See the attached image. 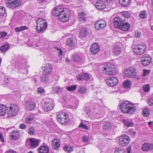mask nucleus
Here are the masks:
<instances>
[{
	"instance_id": "nucleus-1",
	"label": "nucleus",
	"mask_w": 153,
	"mask_h": 153,
	"mask_svg": "<svg viewBox=\"0 0 153 153\" xmlns=\"http://www.w3.org/2000/svg\"><path fill=\"white\" fill-rule=\"evenodd\" d=\"M120 110L124 113H129L131 114L136 110L134 106L130 105L128 101H124L121 103L120 105Z\"/></svg>"
},
{
	"instance_id": "nucleus-2",
	"label": "nucleus",
	"mask_w": 153,
	"mask_h": 153,
	"mask_svg": "<svg viewBox=\"0 0 153 153\" xmlns=\"http://www.w3.org/2000/svg\"><path fill=\"white\" fill-rule=\"evenodd\" d=\"M8 117H12L17 115L18 112V108L15 104H11L7 108Z\"/></svg>"
},
{
	"instance_id": "nucleus-3",
	"label": "nucleus",
	"mask_w": 153,
	"mask_h": 153,
	"mask_svg": "<svg viewBox=\"0 0 153 153\" xmlns=\"http://www.w3.org/2000/svg\"><path fill=\"white\" fill-rule=\"evenodd\" d=\"M116 71L113 63L108 62L106 64V75H114Z\"/></svg>"
},
{
	"instance_id": "nucleus-4",
	"label": "nucleus",
	"mask_w": 153,
	"mask_h": 153,
	"mask_svg": "<svg viewBox=\"0 0 153 153\" xmlns=\"http://www.w3.org/2000/svg\"><path fill=\"white\" fill-rule=\"evenodd\" d=\"M146 49V46L145 44L143 43H139L135 46L133 51L137 54L140 55L144 53Z\"/></svg>"
},
{
	"instance_id": "nucleus-5",
	"label": "nucleus",
	"mask_w": 153,
	"mask_h": 153,
	"mask_svg": "<svg viewBox=\"0 0 153 153\" xmlns=\"http://www.w3.org/2000/svg\"><path fill=\"white\" fill-rule=\"evenodd\" d=\"M67 114L65 113H61L57 116V121L62 124H67L69 122V117L67 116Z\"/></svg>"
},
{
	"instance_id": "nucleus-6",
	"label": "nucleus",
	"mask_w": 153,
	"mask_h": 153,
	"mask_svg": "<svg viewBox=\"0 0 153 153\" xmlns=\"http://www.w3.org/2000/svg\"><path fill=\"white\" fill-rule=\"evenodd\" d=\"M7 7L11 9H14L19 7L21 4L20 0H5Z\"/></svg>"
},
{
	"instance_id": "nucleus-7",
	"label": "nucleus",
	"mask_w": 153,
	"mask_h": 153,
	"mask_svg": "<svg viewBox=\"0 0 153 153\" xmlns=\"http://www.w3.org/2000/svg\"><path fill=\"white\" fill-rule=\"evenodd\" d=\"M62 10L63 11L60 13L58 18L61 22H66L69 20V14L67 13L68 10L66 8H64V9H63Z\"/></svg>"
},
{
	"instance_id": "nucleus-8",
	"label": "nucleus",
	"mask_w": 153,
	"mask_h": 153,
	"mask_svg": "<svg viewBox=\"0 0 153 153\" xmlns=\"http://www.w3.org/2000/svg\"><path fill=\"white\" fill-rule=\"evenodd\" d=\"M117 79L114 77L108 78L106 79V83L109 86L112 87L116 85L118 83Z\"/></svg>"
},
{
	"instance_id": "nucleus-9",
	"label": "nucleus",
	"mask_w": 153,
	"mask_h": 153,
	"mask_svg": "<svg viewBox=\"0 0 153 153\" xmlns=\"http://www.w3.org/2000/svg\"><path fill=\"white\" fill-rule=\"evenodd\" d=\"M119 140L120 144L123 146H125L129 143L130 139L128 136L124 135L120 136Z\"/></svg>"
},
{
	"instance_id": "nucleus-10",
	"label": "nucleus",
	"mask_w": 153,
	"mask_h": 153,
	"mask_svg": "<svg viewBox=\"0 0 153 153\" xmlns=\"http://www.w3.org/2000/svg\"><path fill=\"white\" fill-rule=\"evenodd\" d=\"M142 64L144 66H147L150 65L152 62V59L148 54H145L143 56L141 59Z\"/></svg>"
},
{
	"instance_id": "nucleus-11",
	"label": "nucleus",
	"mask_w": 153,
	"mask_h": 153,
	"mask_svg": "<svg viewBox=\"0 0 153 153\" xmlns=\"http://www.w3.org/2000/svg\"><path fill=\"white\" fill-rule=\"evenodd\" d=\"M63 9H64L63 6L62 5H59L52 10L51 14L53 16L58 17V15H59L60 13H61L63 11Z\"/></svg>"
},
{
	"instance_id": "nucleus-12",
	"label": "nucleus",
	"mask_w": 153,
	"mask_h": 153,
	"mask_svg": "<svg viewBox=\"0 0 153 153\" xmlns=\"http://www.w3.org/2000/svg\"><path fill=\"white\" fill-rule=\"evenodd\" d=\"M25 105L28 110L31 111L34 109L36 107V104L33 101L27 100L25 102Z\"/></svg>"
},
{
	"instance_id": "nucleus-13",
	"label": "nucleus",
	"mask_w": 153,
	"mask_h": 153,
	"mask_svg": "<svg viewBox=\"0 0 153 153\" xmlns=\"http://www.w3.org/2000/svg\"><path fill=\"white\" fill-rule=\"evenodd\" d=\"M100 51V46L97 43L93 44L91 47L90 51L93 54H97Z\"/></svg>"
},
{
	"instance_id": "nucleus-14",
	"label": "nucleus",
	"mask_w": 153,
	"mask_h": 153,
	"mask_svg": "<svg viewBox=\"0 0 153 153\" xmlns=\"http://www.w3.org/2000/svg\"><path fill=\"white\" fill-rule=\"evenodd\" d=\"M142 149L144 151H149L153 149V144L145 143L143 144Z\"/></svg>"
},
{
	"instance_id": "nucleus-15",
	"label": "nucleus",
	"mask_w": 153,
	"mask_h": 153,
	"mask_svg": "<svg viewBox=\"0 0 153 153\" xmlns=\"http://www.w3.org/2000/svg\"><path fill=\"white\" fill-rule=\"evenodd\" d=\"M124 72L127 77L130 78L133 77L135 74L134 69L130 67L125 70Z\"/></svg>"
},
{
	"instance_id": "nucleus-16",
	"label": "nucleus",
	"mask_w": 153,
	"mask_h": 153,
	"mask_svg": "<svg viewBox=\"0 0 153 153\" xmlns=\"http://www.w3.org/2000/svg\"><path fill=\"white\" fill-rule=\"evenodd\" d=\"M26 44L29 46L32 47L34 48L35 47H38L39 46L37 43L36 40L33 38H29Z\"/></svg>"
},
{
	"instance_id": "nucleus-17",
	"label": "nucleus",
	"mask_w": 153,
	"mask_h": 153,
	"mask_svg": "<svg viewBox=\"0 0 153 153\" xmlns=\"http://www.w3.org/2000/svg\"><path fill=\"white\" fill-rule=\"evenodd\" d=\"M123 21L119 17H116L114 19L113 24L116 28H119L123 23Z\"/></svg>"
},
{
	"instance_id": "nucleus-18",
	"label": "nucleus",
	"mask_w": 153,
	"mask_h": 153,
	"mask_svg": "<svg viewBox=\"0 0 153 153\" xmlns=\"http://www.w3.org/2000/svg\"><path fill=\"white\" fill-rule=\"evenodd\" d=\"M40 140L36 139H30L29 140V145L32 148H35L39 145Z\"/></svg>"
},
{
	"instance_id": "nucleus-19",
	"label": "nucleus",
	"mask_w": 153,
	"mask_h": 153,
	"mask_svg": "<svg viewBox=\"0 0 153 153\" xmlns=\"http://www.w3.org/2000/svg\"><path fill=\"white\" fill-rule=\"evenodd\" d=\"M41 24H39L38 25H37L36 27V30L39 33H40L44 31L45 29L47 26V24L44 25Z\"/></svg>"
},
{
	"instance_id": "nucleus-20",
	"label": "nucleus",
	"mask_w": 153,
	"mask_h": 153,
	"mask_svg": "<svg viewBox=\"0 0 153 153\" xmlns=\"http://www.w3.org/2000/svg\"><path fill=\"white\" fill-rule=\"evenodd\" d=\"M96 8L100 10L104 9L105 8V2L101 1H98L95 4Z\"/></svg>"
},
{
	"instance_id": "nucleus-21",
	"label": "nucleus",
	"mask_w": 153,
	"mask_h": 153,
	"mask_svg": "<svg viewBox=\"0 0 153 153\" xmlns=\"http://www.w3.org/2000/svg\"><path fill=\"white\" fill-rule=\"evenodd\" d=\"M131 27V25L128 22L124 23L120 26L119 29L123 31H126L128 30Z\"/></svg>"
},
{
	"instance_id": "nucleus-22",
	"label": "nucleus",
	"mask_w": 153,
	"mask_h": 153,
	"mask_svg": "<svg viewBox=\"0 0 153 153\" xmlns=\"http://www.w3.org/2000/svg\"><path fill=\"white\" fill-rule=\"evenodd\" d=\"M53 105L51 102H47L44 105L43 108L44 110L45 111H50L52 110L53 107Z\"/></svg>"
},
{
	"instance_id": "nucleus-23",
	"label": "nucleus",
	"mask_w": 153,
	"mask_h": 153,
	"mask_svg": "<svg viewBox=\"0 0 153 153\" xmlns=\"http://www.w3.org/2000/svg\"><path fill=\"white\" fill-rule=\"evenodd\" d=\"M52 70L51 65L49 64H47L44 67L43 70L45 72V74L48 75L50 73Z\"/></svg>"
},
{
	"instance_id": "nucleus-24",
	"label": "nucleus",
	"mask_w": 153,
	"mask_h": 153,
	"mask_svg": "<svg viewBox=\"0 0 153 153\" xmlns=\"http://www.w3.org/2000/svg\"><path fill=\"white\" fill-rule=\"evenodd\" d=\"M121 122L126 127H134V125L133 122L129 121L128 119H123L121 120Z\"/></svg>"
},
{
	"instance_id": "nucleus-25",
	"label": "nucleus",
	"mask_w": 153,
	"mask_h": 153,
	"mask_svg": "<svg viewBox=\"0 0 153 153\" xmlns=\"http://www.w3.org/2000/svg\"><path fill=\"white\" fill-rule=\"evenodd\" d=\"M75 40L72 38H68L66 42V45L71 47H74L75 46Z\"/></svg>"
},
{
	"instance_id": "nucleus-26",
	"label": "nucleus",
	"mask_w": 153,
	"mask_h": 153,
	"mask_svg": "<svg viewBox=\"0 0 153 153\" xmlns=\"http://www.w3.org/2000/svg\"><path fill=\"white\" fill-rule=\"evenodd\" d=\"M76 78L78 80L82 81L84 80L88 81L89 79V76L87 74H83V75H79L76 76Z\"/></svg>"
},
{
	"instance_id": "nucleus-27",
	"label": "nucleus",
	"mask_w": 153,
	"mask_h": 153,
	"mask_svg": "<svg viewBox=\"0 0 153 153\" xmlns=\"http://www.w3.org/2000/svg\"><path fill=\"white\" fill-rule=\"evenodd\" d=\"M39 153H48L49 150L48 148L44 146H40L39 149Z\"/></svg>"
},
{
	"instance_id": "nucleus-28",
	"label": "nucleus",
	"mask_w": 153,
	"mask_h": 153,
	"mask_svg": "<svg viewBox=\"0 0 153 153\" xmlns=\"http://www.w3.org/2000/svg\"><path fill=\"white\" fill-rule=\"evenodd\" d=\"M78 16L79 21L84 22L86 21L87 19L86 14L84 12H82L81 13H79Z\"/></svg>"
},
{
	"instance_id": "nucleus-29",
	"label": "nucleus",
	"mask_w": 153,
	"mask_h": 153,
	"mask_svg": "<svg viewBox=\"0 0 153 153\" xmlns=\"http://www.w3.org/2000/svg\"><path fill=\"white\" fill-rule=\"evenodd\" d=\"M120 4L123 7H126L129 4L131 0H119Z\"/></svg>"
},
{
	"instance_id": "nucleus-30",
	"label": "nucleus",
	"mask_w": 153,
	"mask_h": 153,
	"mask_svg": "<svg viewBox=\"0 0 153 153\" xmlns=\"http://www.w3.org/2000/svg\"><path fill=\"white\" fill-rule=\"evenodd\" d=\"M19 132L16 131H14L11 132V137L12 139L16 140L19 137Z\"/></svg>"
},
{
	"instance_id": "nucleus-31",
	"label": "nucleus",
	"mask_w": 153,
	"mask_h": 153,
	"mask_svg": "<svg viewBox=\"0 0 153 153\" xmlns=\"http://www.w3.org/2000/svg\"><path fill=\"white\" fill-rule=\"evenodd\" d=\"M7 110V108L5 105H0V116H3L5 115Z\"/></svg>"
},
{
	"instance_id": "nucleus-32",
	"label": "nucleus",
	"mask_w": 153,
	"mask_h": 153,
	"mask_svg": "<svg viewBox=\"0 0 153 153\" xmlns=\"http://www.w3.org/2000/svg\"><path fill=\"white\" fill-rule=\"evenodd\" d=\"M114 0H106V8L107 9L106 11H109L111 9V6Z\"/></svg>"
},
{
	"instance_id": "nucleus-33",
	"label": "nucleus",
	"mask_w": 153,
	"mask_h": 153,
	"mask_svg": "<svg viewBox=\"0 0 153 153\" xmlns=\"http://www.w3.org/2000/svg\"><path fill=\"white\" fill-rule=\"evenodd\" d=\"M112 51L115 55H118L121 52V49L119 46L114 45L112 49Z\"/></svg>"
},
{
	"instance_id": "nucleus-34",
	"label": "nucleus",
	"mask_w": 153,
	"mask_h": 153,
	"mask_svg": "<svg viewBox=\"0 0 153 153\" xmlns=\"http://www.w3.org/2000/svg\"><path fill=\"white\" fill-rule=\"evenodd\" d=\"M80 35L83 37H85L88 35V31L85 28H82L80 30Z\"/></svg>"
},
{
	"instance_id": "nucleus-35",
	"label": "nucleus",
	"mask_w": 153,
	"mask_h": 153,
	"mask_svg": "<svg viewBox=\"0 0 153 153\" xmlns=\"http://www.w3.org/2000/svg\"><path fill=\"white\" fill-rule=\"evenodd\" d=\"M10 46L8 44H5L2 45L0 48V51L3 52H6L9 48Z\"/></svg>"
},
{
	"instance_id": "nucleus-36",
	"label": "nucleus",
	"mask_w": 153,
	"mask_h": 153,
	"mask_svg": "<svg viewBox=\"0 0 153 153\" xmlns=\"http://www.w3.org/2000/svg\"><path fill=\"white\" fill-rule=\"evenodd\" d=\"M87 89L84 86H80L78 89V92L80 94H84Z\"/></svg>"
},
{
	"instance_id": "nucleus-37",
	"label": "nucleus",
	"mask_w": 153,
	"mask_h": 153,
	"mask_svg": "<svg viewBox=\"0 0 153 153\" xmlns=\"http://www.w3.org/2000/svg\"><path fill=\"white\" fill-rule=\"evenodd\" d=\"M149 111L150 110L148 108H144L143 109L142 114L144 116L148 117L149 115Z\"/></svg>"
},
{
	"instance_id": "nucleus-38",
	"label": "nucleus",
	"mask_w": 153,
	"mask_h": 153,
	"mask_svg": "<svg viewBox=\"0 0 153 153\" xmlns=\"http://www.w3.org/2000/svg\"><path fill=\"white\" fill-rule=\"evenodd\" d=\"M34 119V116L33 114L29 115L26 118V122L27 123H30Z\"/></svg>"
},
{
	"instance_id": "nucleus-39",
	"label": "nucleus",
	"mask_w": 153,
	"mask_h": 153,
	"mask_svg": "<svg viewBox=\"0 0 153 153\" xmlns=\"http://www.w3.org/2000/svg\"><path fill=\"white\" fill-rule=\"evenodd\" d=\"M52 145L53 148L54 149H57L60 146V144L58 141L57 140L56 141L55 140H54V141H53Z\"/></svg>"
},
{
	"instance_id": "nucleus-40",
	"label": "nucleus",
	"mask_w": 153,
	"mask_h": 153,
	"mask_svg": "<svg viewBox=\"0 0 153 153\" xmlns=\"http://www.w3.org/2000/svg\"><path fill=\"white\" fill-rule=\"evenodd\" d=\"M28 29V27L26 26H21L19 27H16L15 28V31L16 32H19L21 31L24 30H25Z\"/></svg>"
},
{
	"instance_id": "nucleus-41",
	"label": "nucleus",
	"mask_w": 153,
	"mask_h": 153,
	"mask_svg": "<svg viewBox=\"0 0 153 153\" xmlns=\"http://www.w3.org/2000/svg\"><path fill=\"white\" fill-rule=\"evenodd\" d=\"M63 150L68 153H70L73 151L72 148L68 146H64Z\"/></svg>"
},
{
	"instance_id": "nucleus-42",
	"label": "nucleus",
	"mask_w": 153,
	"mask_h": 153,
	"mask_svg": "<svg viewBox=\"0 0 153 153\" xmlns=\"http://www.w3.org/2000/svg\"><path fill=\"white\" fill-rule=\"evenodd\" d=\"M37 25L40 24H47V22L44 20H43L42 19H38L36 22Z\"/></svg>"
},
{
	"instance_id": "nucleus-43",
	"label": "nucleus",
	"mask_w": 153,
	"mask_h": 153,
	"mask_svg": "<svg viewBox=\"0 0 153 153\" xmlns=\"http://www.w3.org/2000/svg\"><path fill=\"white\" fill-rule=\"evenodd\" d=\"M112 128V125L111 123L109 122H106V131H110Z\"/></svg>"
},
{
	"instance_id": "nucleus-44",
	"label": "nucleus",
	"mask_w": 153,
	"mask_h": 153,
	"mask_svg": "<svg viewBox=\"0 0 153 153\" xmlns=\"http://www.w3.org/2000/svg\"><path fill=\"white\" fill-rule=\"evenodd\" d=\"M146 12V11L144 10L141 12L139 15L140 18L142 19H144L146 18L147 16Z\"/></svg>"
},
{
	"instance_id": "nucleus-45",
	"label": "nucleus",
	"mask_w": 153,
	"mask_h": 153,
	"mask_svg": "<svg viewBox=\"0 0 153 153\" xmlns=\"http://www.w3.org/2000/svg\"><path fill=\"white\" fill-rule=\"evenodd\" d=\"M6 12V10L4 7L0 6V16H3Z\"/></svg>"
},
{
	"instance_id": "nucleus-46",
	"label": "nucleus",
	"mask_w": 153,
	"mask_h": 153,
	"mask_svg": "<svg viewBox=\"0 0 153 153\" xmlns=\"http://www.w3.org/2000/svg\"><path fill=\"white\" fill-rule=\"evenodd\" d=\"M72 58L73 61L77 63L81 60V58L78 55L74 56Z\"/></svg>"
},
{
	"instance_id": "nucleus-47",
	"label": "nucleus",
	"mask_w": 153,
	"mask_h": 153,
	"mask_svg": "<svg viewBox=\"0 0 153 153\" xmlns=\"http://www.w3.org/2000/svg\"><path fill=\"white\" fill-rule=\"evenodd\" d=\"M130 81L129 80H127L123 82V86L124 88H129L130 87Z\"/></svg>"
},
{
	"instance_id": "nucleus-48",
	"label": "nucleus",
	"mask_w": 153,
	"mask_h": 153,
	"mask_svg": "<svg viewBox=\"0 0 153 153\" xmlns=\"http://www.w3.org/2000/svg\"><path fill=\"white\" fill-rule=\"evenodd\" d=\"M126 151L125 150L123 149L117 148L115 149L114 153H125Z\"/></svg>"
},
{
	"instance_id": "nucleus-49",
	"label": "nucleus",
	"mask_w": 153,
	"mask_h": 153,
	"mask_svg": "<svg viewBox=\"0 0 153 153\" xmlns=\"http://www.w3.org/2000/svg\"><path fill=\"white\" fill-rule=\"evenodd\" d=\"M122 15L125 17L129 18L131 17V15L128 12H123L122 13Z\"/></svg>"
},
{
	"instance_id": "nucleus-50",
	"label": "nucleus",
	"mask_w": 153,
	"mask_h": 153,
	"mask_svg": "<svg viewBox=\"0 0 153 153\" xmlns=\"http://www.w3.org/2000/svg\"><path fill=\"white\" fill-rule=\"evenodd\" d=\"M48 77L47 75L45 74L42 77L41 81L42 82H46L48 81Z\"/></svg>"
},
{
	"instance_id": "nucleus-51",
	"label": "nucleus",
	"mask_w": 153,
	"mask_h": 153,
	"mask_svg": "<svg viewBox=\"0 0 153 153\" xmlns=\"http://www.w3.org/2000/svg\"><path fill=\"white\" fill-rule=\"evenodd\" d=\"M100 22H102V21L100 20L97 21L95 24V28L96 29L100 30Z\"/></svg>"
},
{
	"instance_id": "nucleus-52",
	"label": "nucleus",
	"mask_w": 153,
	"mask_h": 153,
	"mask_svg": "<svg viewBox=\"0 0 153 153\" xmlns=\"http://www.w3.org/2000/svg\"><path fill=\"white\" fill-rule=\"evenodd\" d=\"M76 85H74L71 86L70 87H68L67 88V89L69 91H73L76 89Z\"/></svg>"
},
{
	"instance_id": "nucleus-53",
	"label": "nucleus",
	"mask_w": 153,
	"mask_h": 153,
	"mask_svg": "<svg viewBox=\"0 0 153 153\" xmlns=\"http://www.w3.org/2000/svg\"><path fill=\"white\" fill-rule=\"evenodd\" d=\"M128 131L129 133V134L132 136L135 135L137 134L136 132L134 131L133 128L129 129Z\"/></svg>"
},
{
	"instance_id": "nucleus-54",
	"label": "nucleus",
	"mask_w": 153,
	"mask_h": 153,
	"mask_svg": "<svg viewBox=\"0 0 153 153\" xmlns=\"http://www.w3.org/2000/svg\"><path fill=\"white\" fill-rule=\"evenodd\" d=\"M7 35V33L5 32H2L0 33V39L4 38Z\"/></svg>"
},
{
	"instance_id": "nucleus-55",
	"label": "nucleus",
	"mask_w": 153,
	"mask_h": 153,
	"mask_svg": "<svg viewBox=\"0 0 153 153\" xmlns=\"http://www.w3.org/2000/svg\"><path fill=\"white\" fill-rule=\"evenodd\" d=\"M79 127L85 130H88V126L86 125H84L82 123H81Z\"/></svg>"
},
{
	"instance_id": "nucleus-56",
	"label": "nucleus",
	"mask_w": 153,
	"mask_h": 153,
	"mask_svg": "<svg viewBox=\"0 0 153 153\" xmlns=\"http://www.w3.org/2000/svg\"><path fill=\"white\" fill-rule=\"evenodd\" d=\"M143 89L145 92H148L149 90V85L143 86Z\"/></svg>"
},
{
	"instance_id": "nucleus-57",
	"label": "nucleus",
	"mask_w": 153,
	"mask_h": 153,
	"mask_svg": "<svg viewBox=\"0 0 153 153\" xmlns=\"http://www.w3.org/2000/svg\"><path fill=\"white\" fill-rule=\"evenodd\" d=\"M34 131L35 130L32 127H30L29 128V132H28V133L31 135H33L34 133Z\"/></svg>"
},
{
	"instance_id": "nucleus-58",
	"label": "nucleus",
	"mask_w": 153,
	"mask_h": 153,
	"mask_svg": "<svg viewBox=\"0 0 153 153\" xmlns=\"http://www.w3.org/2000/svg\"><path fill=\"white\" fill-rule=\"evenodd\" d=\"M148 104L151 106H153V97H151L149 99Z\"/></svg>"
},
{
	"instance_id": "nucleus-59",
	"label": "nucleus",
	"mask_w": 153,
	"mask_h": 153,
	"mask_svg": "<svg viewBox=\"0 0 153 153\" xmlns=\"http://www.w3.org/2000/svg\"><path fill=\"white\" fill-rule=\"evenodd\" d=\"M150 72V70H144V73L143 74V76H145L146 75L149 74Z\"/></svg>"
},
{
	"instance_id": "nucleus-60",
	"label": "nucleus",
	"mask_w": 153,
	"mask_h": 153,
	"mask_svg": "<svg viewBox=\"0 0 153 153\" xmlns=\"http://www.w3.org/2000/svg\"><path fill=\"white\" fill-rule=\"evenodd\" d=\"M82 141L85 143H87L88 141V138L85 136L82 137Z\"/></svg>"
},
{
	"instance_id": "nucleus-61",
	"label": "nucleus",
	"mask_w": 153,
	"mask_h": 153,
	"mask_svg": "<svg viewBox=\"0 0 153 153\" xmlns=\"http://www.w3.org/2000/svg\"><path fill=\"white\" fill-rule=\"evenodd\" d=\"M4 81L6 84L8 83L9 81L8 78L6 76H5L4 78Z\"/></svg>"
},
{
	"instance_id": "nucleus-62",
	"label": "nucleus",
	"mask_w": 153,
	"mask_h": 153,
	"mask_svg": "<svg viewBox=\"0 0 153 153\" xmlns=\"http://www.w3.org/2000/svg\"><path fill=\"white\" fill-rule=\"evenodd\" d=\"M55 90L56 92V93H58L60 91V89L59 87V86L56 87L55 88Z\"/></svg>"
},
{
	"instance_id": "nucleus-63",
	"label": "nucleus",
	"mask_w": 153,
	"mask_h": 153,
	"mask_svg": "<svg viewBox=\"0 0 153 153\" xmlns=\"http://www.w3.org/2000/svg\"><path fill=\"white\" fill-rule=\"evenodd\" d=\"M100 29H102L105 27V25L104 23H102V22H100Z\"/></svg>"
},
{
	"instance_id": "nucleus-64",
	"label": "nucleus",
	"mask_w": 153,
	"mask_h": 153,
	"mask_svg": "<svg viewBox=\"0 0 153 153\" xmlns=\"http://www.w3.org/2000/svg\"><path fill=\"white\" fill-rule=\"evenodd\" d=\"M19 128L22 129H24L26 128V126L24 124H21L19 126Z\"/></svg>"
}]
</instances>
